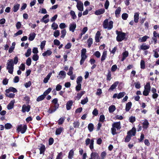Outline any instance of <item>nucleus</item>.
Segmentation results:
<instances>
[{
    "label": "nucleus",
    "instance_id": "obj_1",
    "mask_svg": "<svg viewBox=\"0 0 159 159\" xmlns=\"http://www.w3.org/2000/svg\"><path fill=\"white\" fill-rule=\"evenodd\" d=\"M121 128L120 123V122H115L112 125V127L111 128V133L113 135L117 134V130H119Z\"/></svg>",
    "mask_w": 159,
    "mask_h": 159
},
{
    "label": "nucleus",
    "instance_id": "obj_2",
    "mask_svg": "<svg viewBox=\"0 0 159 159\" xmlns=\"http://www.w3.org/2000/svg\"><path fill=\"white\" fill-rule=\"evenodd\" d=\"M113 22L112 21H110L108 22V20L106 19L103 22V27L104 29H107L108 30H110L113 28Z\"/></svg>",
    "mask_w": 159,
    "mask_h": 159
},
{
    "label": "nucleus",
    "instance_id": "obj_3",
    "mask_svg": "<svg viewBox=\"0 0 159 159\" xmlns=\"http://www.w3.org/2000/svg\"><path fill=\"white\" fill-rule=\"evenodd\" d=\"M116 33L117 35L116 38V40L117 41L121 42L124 39L125 40L127 39L125 38L126 34L125 33L117 30L116 31Z\"/></svg>",
    "mask_w": 159,
    "mask_h": 159
},
{
    "label": "nucleus",
    "instance_id": "obj_4",
    "mask_svg": "<svg viewBox=\"0 0 159 159\" xmlns=\"http://www.w3.org/2000/svg\"><path fill=\"white\" fill-rule=\"evenodd\" d=\"M7 65V69L8 70V72L11 74H12L14 69V63L13 60L11 59L8 60Z\"/></svg>",
    "mask_w": 159,
    "mask_h": 159
},
{
    "label": "nucleus",
    "instance_id": "obj_5",
    "mask_svg": "<svg viewBox=\"0 0 159 159\" xmlns=\"http://www.w3.org/2000/svg\"><path fill=\"white\" fill-rule=\"evenodd\" d=\"M26 129L27 126L26 125L22 126L21 125L18 126L17 130L18 132H20L22 134H24L26 131Z\"/></svg>",
    "mask_w": 159,
    "mask_h": 159
},
{
    "label": "nucleus",
    "instance_id": "obj_6",
    "mask_svg": "<svg viewBox=\"0 0 159 159\" xmlns=\"http://www.w3.org/2000/svg\"><path fill=\"white\" fill-rule=\"evenodd\" d=\"M125 94H126L125 92H120L119 94L115 93L113 95V98H117L118 99H120L123 97Z\"/></svg>",
    "mask_w": 159,
    "mask_h": 159
},
{
    "label": "nucleus",
    "instance_id": "obj_7",
    "mask_svg": "<svg viewBox=\"0 0 159 159\" xmlns=\"http://www.w3.org/2000/svg\"><path fill=\"white\" fill-rule=\"evenodd\" d=\"M76 7L79 11H83L84 10V5L83 2L81 1L78 2L76 5Z\"/></svg>",
    "mask_w": 159,
    "mask_h": 159
},
{
    "label": "nucleus",
    "instance_id": "obj_8",
    "mask_svg": "<svg viewBox=\"0 0 159 159\" xmlns=\"http://www.w3.org/2000/svg\"><path fill=\"white\" fill-rule=\"evenodd\" d=\"M66 75V72L64 71H61L57 76V78L59 79H63L65 78Z\"/></svg>",
    "mask_w": 159,
    "mask_h": 159
},
{
    "label": "nucleus",
    "instance_id": "obj_9",
    "mask_svg": "<svg viewBox=\"0 0 159 159\" xmlns=\"http://www.w3.org/2000/svg\"><path fill=\"white\" fill-rule=\"evenodd\" d=\"M76 27V25L75 22L72 23L69 25V30L72 32H74Z\"/></svg>",
    "mask_w": 159,
    "mask_h": 159
},
{
    "label": "nucleus",
    "instance_id": "obj_10",
    "mask_svg": "<svg viewBox=\"0 0 159 159\" xmlns=\"http://www.w3.org/2000/svg\"><path fill=\"white\" fill-rule=\"evenodd\" d=\"M30 107L29 105L26 106L25 105H24L22 107V111L23 112L25 111L28 112L30 110Z\"/></svg>",
    "mask_w": 159,
    "mask_h": 159
},
{
    "label": "nucleus",
    "instance_id": "obj_11",
    "mask_svg": "<svg viewBox=\"0 0 159 159\" xmlns=\"http://www.w3.org/2000/svg\"><path fill=\"white\" fill-rule=\"evenodd\" d=\"M58 108L56 107L55 106H51L48 110V112L49 113H52L55 112Z\"/></svg>",
    "mask_w": 159,
    "mask_h": 159
},
{
    "label": "nucleus",
    "instance_id": "obj_12",
    "mask_svg": "<svg viewBox=\"0 0 159 159\" xmlns=\"http://www.w3.org/2000/svg\"><path fill=\"white\" fill-rule=\"evenodd\" d=\"M49 16V15H48L46 14L43 17V18L40 20L41 22H43L45 24L47 23L49 21V19H47L46 20L45 19L47 18Z\"/></svg>",
    "mask_w": 159,
    "mask_h": 159
},
{
    "label": "nucleus",
    "instance_id": "obj_13",
    "mask_svg": "<svg viewBox=\"0 0 159 159\" xmlns=\"http://www.w3.org/2000/svg\"><path fill=\"white\" fill-rule=\"evenodd\" d=\"M6 93H9L10 92H12L13 93H16L17 92V89L13 87H10L8 89H7L5 90Z\"/></svg>",
    "mask_w": 159,
    "mask_h": 159
},
{
    "label": "nucleus",
    "instance_id": "obj_14",
    "mask_svg": "<svg viewBox=\"0 0 159 159\" xmlns=\"http://www.w3.org/2000/svg\"><path fill=\"white\" fill-rule=\"evenodd\" d=\"M105 10L104 9H101L96 10L95 14L97 15H99L104 13Z\"/></svg>",
    "mask_w": 159,
    "mask_h": 159
},
{
    "label": "nucleus",
    "instance_id": "obj_15",
    "mask_svg": "<svg viewBox=\"0 0 159 159\" xmlns=\"http://www.w3.org/2000/svg\"><path fill=\"white\" fill-rule=\"evenodd\" d=\"M136 132V129L135 128L133 127L132 129L128 132L129 134L131 136H135Z\"/></svg>",
    "mask_w": 159,
    "mask_h": 159
},
{
    "label": "nucleus",
    "instance_id": "obj_16",
    "mask_svg": "<svg viewBox=\"0 0 159 159\" xmlns=\"http://www.w3.org/2000/svg\"><path fill=\"white\" fill-rule=\"evenodd\" d=\"M52 53V52L51 50H47L42 53V56L43 57L50 56Z\"/></svg>",
    "mask_w": 159,
    "mask_h": 159
},
{
    "label": "nucleus",
    "instance_id": "obj_17",
    "mask_svg": "<svg viewBox=\"0 0 159 159\" xmlns=\"http://www.w3.org/2000/svg\"><path fill=\"white\" fill-rule=\"evenodd\" d=\"M73 103V101L71 100L68 101L66 104V108L67 110H69L71 109V107Z\"/></svg>",
    "mask_w": 159,
    "mask_h": 159
},
{
    "label": "nucleus",
    "instance_id": "obj_18",
    "mask_svg": "<svg viewBox=\"0 0 159 159\" xmlns=\"http://www.w3.org/2000/svg\"><path fill=\"white\" fill-rule=\"evenodd\" d=\"M15 103V101L12 100L10 102L7 106V108L8 110H10L13 108L14 105Z\"/></svg>",
    "mask_w": 159,
    "mask_h": 159
},
{
    "label": "nucleus",
    "instance_id": "obj_19",
    "mask_svg": "<svg viewBox=\"0 0 159 159\" xmlns=\"http://www.w3.org/2000/svg\"><path fill=\"white\" fill-rule=\"evenodd\" d=\"M119 83V82L118 81L115 82L113 84H112L111 86L109 89V90H112L113 89H115L117 87Z\"/></svg>",
    "mask_w": 159,
    "mask_h": 159
},
{
    "label": "nucleus",
    "instance_id": "obj_20",
    "mask_svg": "<svg viewBox=\"0 0 159 159\" xmlns=\"http://www.w3.org/2000/svg\"><path fill=\"white\" fill-rule=\"evenodd\" d=\"M52 72H50L49 73L46 77L43 80L44 83H46L48 82V80L49 79L51 75H52Z\"/></svg>",
    "mask_w": 159,
    "mask_h": 159
},
{
    "label": "nucleus",
    "instance_id": "obj_21",
    "mask_svg": "<svg viewBox=\"0 0 159 159\" xmlns=\"http://www.w3.org/2000/svg\"><path fill=\"white\" fill-rule=\"evenodd\" d=\"M100 35L101 34L100 32L99 31H98L96 33L95 37V41L97 43L99 42L100 41L99 39Z\"/></svg>",
    "mask_w": 159,
    "mask_h": 159
},
{
    "label": "nucleus",
    "instance_id": "obj_22",
    "mask_svg": "<svg viewBox=\"0 0 159 159\" xmlns=\"http://www.w3.org/2000/svg\"><path fill=\"white\" fill-rule=\"evenodd\" d=\"M150 46L148 45H146L143 44L140 46V50H146L149 48Z\"/></svg>",
    "mask_w": 159,
    "mask_h": 159
},
{
    "label": "nucleus",
    "instance_id": "obj_23",
    "mask_svg": "<svg viewBox=\"0 0 159 159\" xmlns=\"http://www.w3.org/2000/svg\"><path fill=\"white\" fill-rule=\"evenodd\" d=\"M139 15V13L138 12H136L134 13V21L136 23H137L138 22Z\"/></svg>",
    "mask_w": 159,
    "mask_h": 159
},
{
    "label": "nucleus",
    "instance_id": "obj_24",
    "mask_svg": "<svg viewBox=\"0 0 159 159\" xmlns=\"http://www.w3.org/2000/svg\"><path fill=\"white\" fill-rule=\"evenodd\" d=\"M36 35V34L34 32L31 33L29 35V40L30 41L33 40L34 39Z\"/></svg>",
    "mask_w": 159,
    "mask_h": 159
},
{
    "label": "nucleus",
    "instance_id": "obj_25",
    "mask_svg": "<svg viewBox=\"0 0 159 159\" xmlns=\"http://www.w3.org/2000/svg\"><path fill=\"white\" fill-rule=\"evenodd\" d=\"M87 56L86 54H81V60L80 61V64L82 65L84 62L85 60L87 58Z\"/></svg>",
    "mask_w": 159,
    "mask_h": 159
},
{
    "label": "nucleus",
    "instance_id": "obj_26",
    "mask_svg": "<svg viewBox=\"0 0 159 159\" xmlns=\"http://www.w3.org/2000/svg\"><path fill=\"white\" fill-rule=\"evenodd\" d=\"M91 157L94 159H99V156L98 154L96 152H92L90 155Z\"/></svg>",
    "mask_w": 159,
    "mask_h": 159
},
{
    "label": "nucleus",
    "instance_id": "obj_27",
    "mask_svg": "<svg viewBox=\"0 0 159 159\" xmlns=\"http://www.w3.org/2000/svg\"><path fill=\"white\" fill-rule=\"evenodd\" d=\"M116 109L115 106L114 105L110 106L108 108V110L110 113H112Z\"/></svg>",
    "mask_w": 159,
    "mask_h": 159
},
{
    "label": "nucleus",
    "instance_id": "obj_28",
    "mask_svg": "<svg viewBox=\"0 0 159 159\" xmlns=\"http://www.w3.org/2000/svg\"><path fill=\"white\" fill-rule=\"evenodd\" d=\"M132 103L131 102H128L126 105L125 110L127 111H129L131 108Z\"/></svg>",
    "mask_w": 159,
    "mask_h": 159
},
{
    "label": "nucleus",
    "instance_id": "obj_29",
    "mask_svg": "<svg viewBox=\"0 0 159 159\" xmlns=\"http://www.w3.org/2000/svg\"><path fill=\"white\" fill-rule=\"evenodd\" d=\"M39 149L40 150V154H44L45 149V146L44 145L42 144Z\"/></svg>",
    "mask_w": 159,
    "mask_h": 159
},
{
    "label": "nucleus",
    "instance_id": "obj_30",
    "mask_svg": "<svg viewBox=\"0 0 159 159\" xmlns=\"http://www.w3.org/2000/svg\"><path fill=\"white\" fill-rule=\"evenodd\" d=\"M107 51H104L102 53V54L101 57V61L102 62L103 61H104V60L107 57Z\"/></svg>",
    "mask_w": 159,
    "mask_h": 159
},
{
    "label": "nucleus",
    "instance_id": "obj_31",
    "mask_svg": "<svg viewBox=\"0 0 159 159\" xmlns=\"http://www.w3.org/2000/svg\"><path fill=\"white\" fill-rule=\"evenodd\" d=\"M149 125V123L147 120H145L143 122V127L144 129H147L148 128Z\"/></svg>",
    "mask_w": 159,
    "mask_h": 159
},
{
    "label": "nucleus",
    "instance_id": "obj_32",
    "mask_svg": "<svg viewBox=\"0 0 159 159\" xmlns=\"http://www.w3.org/2000/svg\"><path fill=\"white\" fill-rule=\"evenodd\" d=\"M74 155V151L72 149L70 151L69 153L68 158L69 159H71Z\"/></svg>",
    "mask_w": 159,
    "mask_h": 159
},
{
    "label": "nucleus",
    "instance_id": "obj_33",
    "mask_svg": "<svg viewBox=\"0 0 159 159\" xmlns=\"http://www.w3.org/2000/svg\"><path fill=\"white\" fill-rule=\"evenodd\" d=\"M58 99L57 98H54L52 101V102L54 104V106L57 107H58L59 105L57 103Z\"/></svg>",
    "mask_w": 159,
    "mask_h": 159
},
{
    "label": "nucleus",
    "instance_id": "obj_34",
    "mask_svg": "<svg viewBox=\"0 0 159 159\" xmlns=\"http://www.w3.org/2000/svg\"><path fill=\"white\" fill-rule=\"evenodd\" d=\"M121 11V8L120 7H118L116 10L115 11V14L116 17H118V16L119 14L120 13Z\"/></svg>",
    "mask_w": 159,
    "mask_h": 159
},
{
    "label": "nucleus",
    "instance_id": "obj_35",
    "mask_svg": "<svg viewBox=\"0 0 159 159\" xmlns=\"http://www.w3.org/2000/svg\"><path fill=\"white\" fill-rule=\"evenodd\" d=\"M70 14L73 19L74 20L76 18V16L74 11L71 10L70 12Z\"/></svg>",
    "mask_w": 159,
    "mask_h": 159
},
{
    "label": "nucleus",
    "instance_id": "obj_36",
    "mask_svg": "<svg viewBox=\"0 0 159 159\" xmlns=\"http://www.w3.org/2000/svg\"><path fill=\"white\" fill-rule=\"evenodd\" d=\"M63 130V128L62 127H60L57 129L56 131V135L60 134Z\"/></svg>",
    "mask_w": 159,
    "mask_h": 159
},
{
    "label": "nucleus",
    "instance_id": "obj_37",
    "mask_svg": "<svg viewBox=\"0 0 159 159\" xmlns=\"http://www.w3.org/2000/svg\"><path fill=\"white\" fill-rule=\"evenodd\" d=\"M20 5L19 4H17L15 5L13 8V11L14 12H16L19 8Z\"/></svg>",
    "mask_w": 159,
    "mask_h": 159
},
{
    "label": "nucleus",
    "instance_id": "obj_38",
    "mask_svg": "<svg viewBox=\"0 0 159 159\" xmlns=\"http://www.w3.org/2000/svg\"><path fill=\"white\" fill-rule=\"evenodd\" d=\"M88 47L90 48L91 45L93 44V39L91 38H89L88 40Z\"/></svg>",
    "mask_w": 159,
    "mask_h": 159
},
{
    "label": "nucleus",
    "instance_id": "obj_39",
    "mask_svg": "<svg viewBox=\"0 0 159 159\" xmlns=\"http://www.w3.org/2000/svg\"><path fill=\"white\" fill-rule=\"evenodd\" d=\"M45 96L43 94L39 96L36 99L37 102H39L43 100L45 98Z\"/></svg>",
    "mask_w": 159,
    "mask_h": 159
},
{
    "label": "nucleus",
    "instance_id": "obj_40",
    "mask_svg": "<svg viewBox=\"0 0 159 159\" xmlns=\"http://www.w3.org/2000/svg\"><path fill=\"white\" fill-rule=\"evenodd\" d=\"M127 135L125 137V142H129L132 136L129 134H128V133H127Z\"/></svg>",
    "mask_w": 159,
    "mask_h": 159
},
{
    "label": "nucleus",
    "instance_id": "obj_41",
    "mask_svg": "<svg viewBox=\"0 0 159 159\" xmlns=\"http://www.w3.org/2000/svg\"><path fill=\"white\" fill-rule=\"evenodd\" d=\"M88 128L90 132H92L94 128L93 125L92 123H90L88 126Z\"/></svg>",
    "mask_w": 159,
    "mask_h": 159
},
{
    "label": "nucleus",
    "instance_id": "obj_42",
    "mask_svg": "<svg viewBox=\"0 0 159 159\" xmlns=\"http://www.w3.org/2000/svg\"><path fill=\"white\" fill-rule=\"evenodd\" d=\"M52 90V89L50 88H48L43 93V95L45 97Z\"/></svg>",
    "mask_w": 159,
    "mask_h": 159
},
{
    "label": "nucleus",
    "instance_id": "obj_43",
    "mask_svg": "<svg viewBox=\"0 0 159 159\" xmlns=\"http://www.w3.org/2000/svg\"><path fill=\"white\" fill-rule=\"evenodd\" d=\"M58 25L55 22H53L51 28L53 30H56L58 28Z\"/></svg>",
    "mask_w": 159,
    "mask_h": 159
},
{
    "label": "nucleus",
    "instance_id": "obj_44",
    "mask_svg": "<svg viewBox=\"0 0 159 159\" xmlns=\"http://www.w3.org/2000/svg\"><path fill=\"white\" fill-rule=\"evenodd\" d=\"M149 38V37L148 36H145L142 38H140L139 40H140L141 42H144L146 41L147 39Z\"/></svg>",
    "mask_w": 159,
    "mask_h": 159
},
{
    "label": "nucleus",
    "instance_id": "obj_45",
    "mask_svg": "<svg viewBox=\"0 0 159 159\" xmlns=\"http://www.w3.org/2000/svg\"><path fill=\"white\" fill-rule=\"evenodd\" d=\"M85 93V92L84 91H81L80 93L77 94L76 98L79 100Z\"/></svg>",
    "mask_w": 159,
    "mask_h": 159
},
{
    "label": "nucleus",
    "instance_id": "obj_46",
    "mask_svg": "<svg viewBox=\"0 0 159 159\" xmlns=\"http://www.w3.org/2000/svg\"><path fill=\"white\" fill-rule=\"evenodd\" d=\"M4 127L6 129H11L12 125L11 124L7 123L5 125Z\"/></svg>",
    "mask_w": 159,
    "mask_h": 159
},
{
    "label": "nucleus",
    "instance_id": "obj_47",
    "mask_svg": "<svg viewBox=\"0 0 159 159\" xmlns=\"http://www.w3.org/2000/svg\"><path fill=\"white\" fill-rule=\"evenodd\" d=\"M6 96L8 97H9L11 98H13L15 95V94L13 93H6L5 94Z\"/></svg>",
    "mask_w": 159,
    "mask_h": 159
},
{
    "label": "nucleus",
    "instance_id": "obj_48",
    "mask_svg": "<svg viewBox=\"0 0 159 159\" xmlns=\"http://www.w3.org/2000/svg\"><path fill=\"white\" fill-rule=\"evenodd\" d=\"M61 37L62 38H64L66 33V30L65 29H63L61 30Z\"/></svg>",
    "mask_w": 159,
    "mask_h": 159
},
{
    "label": "nucleus",
    "instance_id": "obj_49",
    "mask_svg": "<svg viewBox=\"0 0 159 159\" xmlns=\"http://www.w3.org/2000/svg\"><path fill=\"white\" fill-rule=\"evenodd\" d=\"M144 89L150 91L151 86L149 82L147 83L144 86Z\"/></svg>",
    "mask_w": 159,
    "mask_h": 159
},
{
    "label": "nucleus",
    "instance_id": "obj_50",
    "mask_svg": "<svg viewBox=\"0 0 159 159\" xmlns=\"http://www.w3.org/2000/svg\"><path fill=\"white\" fill-rule=\"evenodd\" d=\"M31 49H28L27 50L26 53L25 54V55L26 57H29L31 54Z\"/></svg>",
    "mask_w": 159,
    "mask_h": 159
},
{
    "label": "nucleus",
    "instance_id": "obj_51",
    "mask_svg": "<svg viewBox=\"0 0 159 159\" xmlns=\"http://www.w3.org/2000/svg\"><path fill=\"white\" fill-rule=\"evenodd\" d=\"M140 67L141 69H144L145 68V61L143 60H142L141 61Z\"/></svg>",
    "mask_w": 159,
    "mask_h": 159
},
{
    "label": "nucleus",
    "instance_id": "obj_52",
    "mask_svg": "<svg viewBox=\"0 0 159 159\" xmlns=\"http://www.w3.org/2000/svg\"><path fill=\"white\" fill-rule=\"evenodd\" d=\"M60 31L58 30H55L53 33L54 36L57 38L60 35Z\"/></svg>",
    "mask_w": 159,
    "mask_h": 159
},
{
    "label": "nucleus",
    "instance_id": "obj_53",
    "mask_svg": "<svg viewBox=\"0 0 159 159\" xmlns=\"http://www.w3.org/2000/svg\"><path fill=\"white\" fill-rule=\"evenodd\" d=\"M88 101V99L87 97H86L85 98H84V99L82 100L81 101V103L82 104H84L87 103Z\"/></svg>",
    "mask_w": 159,
    "mask_h": 159
},
{
    "label": "nucleus",
    "instance_id": "obj_54",
    "mask_svg": "<svg viewBox=\"0 0 159 159\" xmlns=\"http://www.w3.org/2000/svg\"><path fill=\"white\" fill-rule=\"evenodd\" d=\"M73 68L72 67H70L69 69V71L67 73V75H72L73 74Z\"/></svg>",
    "mask_w": 159,
    "mask_h": 159
},
{
    "label": "nucleus",
    "instance_id": "obj_55",
    "mask_svg": "<svg viewBox=\"0 0 159 159\" xmlns=\"http://www.w3.org/2000/svg\"><path fill=\"white\" fill-rule=\"evenodd\" d=\"M82 80V78L81 76H79L76 80V82L77 84H81L80 83L81 82Z\"/></svg>",
    "mask_w": 159,
    "mask_h": 159
},
{
    "label": "nucleus",
    "instance_id": "obj_56",
    "mask_svg": "<svg viewBox=\"0 0 159 159\" xmlns=\"http://www.w3.org/2000/svg\"><path fill=\"white\" fill-rule=\"evenodd\" d=\"M31 62V59L29 57L27 58L26 61V64L28 66L30 65Z\"/></svg>",
    "mask_w": 159,
    "mask_h": 159
},
{
    "label": "nucleus",
    "instance_id": "obj_57",
    "mask_svg": "<svg viewBox=\"0 0 159 159\" xmlns=\"http://www.w3.org/2000/svg\"><path fill=\"white\" fill-rule=\"evenodd\" d=\"M65 120L64 118L61 117L60 118L58 121V123L59 125L62 124L64 122Z\"/></svg>",
    "mask_w": 159,
    "mask_h": 159
},
{
    "label": "nucleus",
    "instance_id": "obj_58",
    "mask_svg": "<svg viewBox=\"0 0 159 159\" xmlns=\"http://www.w3.org/2000/svg\"><path fill=\"white\" fill-rule=\"evenodd\" d=\"M150 91L148 90L145 89L143 92V94L144 96H147L149 94V93Z\"/></svg>",
    "mask_w": 159,
    "mask_h": 159
},
{
    "label": "nucleus",
    "instance_id": "obj_59",
    "mask_svg": "<svg viewBox=\"0 0 159 159\" xmlns=\"http://www.w3.org/2000/svg\"><path fill=\"white\" fill-rule=\"evenodd\" d=\"M128 14L126 13H124L122 15V18L124 20L127 19L128 17Z\"/></svg>",
    "mask_w": 159,
    "mask_h": 159
},
{
    "label": "nucleus",
    "instance_id": "obj_60",
    "mask_svg": "<svg viewBox=\"0 0 159 159\" xmlns=\"http://www.w3.org/2000/svg\"><path fill=\"white\" fill-rule=\"evenodd\" d=\"M46 44V41H43L40 44V48L41 50H43Z\"/></svg>",
    "mask_w": 159,
    "mask_h": 159
},
{
    "label": "nucleus",
    "instance_id": "obj_61",
    "mask_svg": "<svg viewBox=\"0 0 159 159\" xmlns=\"http://www.w3.org/2000/svg\"><path fill=\"white\" fill-rule=\"evenodd\" d=\"M94 55L97 58H99L101 56V54L100 52L98 51H97L95 52L94 53Z\"/></svg>",
    "mask_w": 159,
    "mask_h": 159
},
{
    "label": "nucleus",
    "instance_id": "obj_62",
    "mask_svg": "<svg viewBox=\"0 0 159 159\" xmlns=\"http://www.w3.org/2000/svg\"><path fill=\"white\" fill-rule=\"evenodd\" d=\"M80 123L78 121L74 122L73 123L74 127L75 128H78L80 125Z\"/></svg>",
    "mask_w": 159,
    "mask_h": 159
},
{
    "label": "nucleus",
    "instance_id": "obj_63",
    "mask_svg": "<svg viewBox=\"0 0 159 159\" xmlns=\"http://www.w3.org/2000/svg\"><path fill=\"white\" fill-rule=\"evenodd\" d=\"M39 59V56L36 54H35L33 55L32 59L34 61H37Z\"/></svg>",
    "mask_w": 159,
    "mask_h": 159
},
{
    "label": "nucleus",
    "instance_id": "obj_64",
    "mask_svg": "<svg viewBox=\"0 0 159 159\" xmlns=\"http://www.w3.org/2000/svg\"><path fill=\"white\" fill-rule=\"evenodd\" d=\"M31 84V83L30 81H29L28 82L25 83V86L26 88H28L30 87Z\"/></svg>",
    "mask_w": 159,
    "mask_h": 159
}]
</instances>
